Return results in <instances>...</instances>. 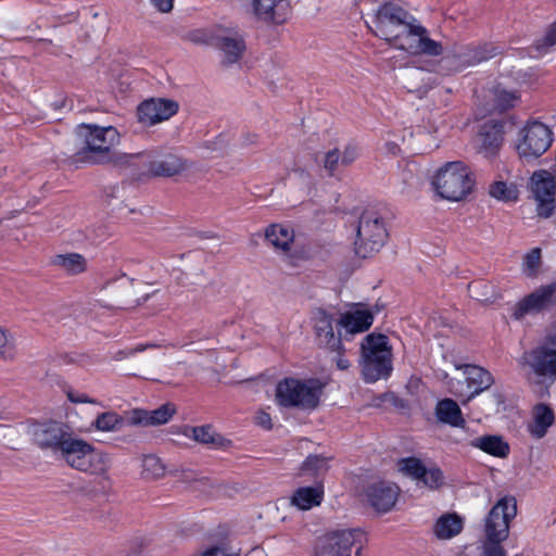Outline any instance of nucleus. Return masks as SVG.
I'll use <instances>...</instances> for the list:
<instances>
[{
    "mask_svg": "<svg viewBox=\"0 0 556 556\" xmlns=\"http://www.w3.org/2000/svg\"><path fill=\"white\" fill-rule=\"evenodd\" d=\"M403 170L412 174V173H415V172H420L421 168H420L419 164L416 161H405V165H404Z\"/></svg>",
    "mask_w": 556,
    "mask_h": 556,
    "instance_id": "52",
    "label": "nucleus"
},
{
    "mask_svg": "<svg viewBox=\"0 0 556 556\" xmlns=\"http://www.w3.org/2000/svg\"><path fill=\"white\" fill-rule=\"evenodd\" d=\"M372 33L410 54L437 56L443 53L442 43L431 39L416 17L395 2L379 7L372 22Z\"/></svg>",
    "mask_w": 556,
    "mask_h": 556,
    "instance_id": "1",
    "label": "nucleus"
},
{
    "mask_svg": "<svg viewBox=\"0 0 556 556\" xmlns=\"http://www.w3.org/2000/svg\"><path fill=\"white\" fill-rule=\"evenodd\" d=\"M457 369H463L466 380L467 390L464 391L462 383L458 381L456 386H452V392L454 395L462 400L465 405L470 402L473 397L488 390L493 383L494 378L486 369L476 365H462L456 366Z\"/></svg>",
    "mask_w": 556,
    "mask_h": 556,
    "instance_id": "11",
    "label": "nucleus"
},
{
    "mask_svg": "<svg viewBox=\"0 0 556 556\" xmlns=\"http://www.w3.org/2000/svg\"><path fill=\"white\" fill-rule=\"evenodd\" d=\"M0 357L12 361L15 357V339L7 329L0 327Z\"/></svg>",
    "mask_w": 556,
    "mask_h": 556,
    "instance_id": "40",
    "label": "nucleus"
},
{
    "mask_svg": "<svg viewBox=\"0 0 556 556\" xmlns=\"http://www.w3.org/2000/svg\"><path fill=\"white\" fill-rule=\"evenodd\" d=\"M489 194L502 202H516L519 198V190L514 184L498 180L490 186Z\"/></svg>",
    "mask_w": 556,
    "mask_h": 556,
    "instance_id": "38",
    "label": "nucleus"
},
{
    "mask_svg": "<svg viewBox=\"0 0 556 556\" xmlns=\"http://www.w3.org/2000/svg\"><path fill=\"white\" fill-rule=\"evenodd\" d=\"M66 395H67V399L74 404H84V403L96 404L97 403L96 400L89 397L87 394L75 391V390H67Z\"/></svg>",
    "mask_w": 556,
    "mask_h": 556,
    "instance_id": "48",
    "label": "nucleus"
},
{
    "mask_svg": "<svg viewBox=\"0 0 556 556\" xmlns=\"http://www.w3.org/2000/svg\"><path fill=\"white\" fill-rule=\"evenodd\" d=\"M463 520L456 514L441 516L433 527V532L439 540H450L460 533Z\"/></svg>",
    "mask_w": 556,
    "mask_h": 556,
    "instance_id": "35",
    "label": "nucleus"
},
{
    "mask_svg": "<svg viewBox=\"0 0 556 556\" xmlns=\"http://www.w3.org/2000/svg\"><path fill=\"white\" fill-rule=\"evenodd\" d=\"M533 174H543V175H546V174H549L546 169H540V170H535L533 172Z\"/></svg>",
    "mask_w": 556,
    "mask_h": 556,
    "instance_id": "56",
    "label": "nucleus"
},
{
    "mask_svg": "<svg viewBox=\"0 0 556 556\" xmlns=\"http://www.w3.org/2000/svg\"><path fill=\"white\" fill-rule=\"evenodd\" d=\"M479 153L484 157L493 156L500 150L503 142V126L500 124L484 125L479 134Z\"/></svg>",
    "mask_w": 556,
    "mask_h": 556,
    "instance_id": "29",
    "label": "nucleus"
},
{
    "mask_svg": "<svg viewBox=\"0 0 556 556\" xmlns=\"http://www.w3.org/2000/svg\"><path fill=\"white\" fill-rule=\"evenodd\" d=\"M386 148L391 154H396L400 151V147L395 142H387Z\"/></svg>",
    "mask_w": 556,
    "mask_h": 556,
    "instance_id": "53",
    "label": "nucleus"
},
{
    "mask_svg": "<svg viewBox=\"0 0 556 556\" xmlns=\"http://www.w3.org/2000/svg\"><path fill=\"white\" fill-rule=\"evenodd\" d=\"M435 417L442 424L455 428H465L466 420L459 405L452 399H443L435 405Z\"/></svg>",
    "mask_w": 556,
    "mask_h": 556,
    "instance_id": "30",
    "label": "nucleus"
},
{
    "mask_svg": "<svg viewBox=\"0 0 556 556\" xmlns=\"http://www.w3.org/2000/svg\"><path fill=\"white\" fill-rule=\"evenodd\" d=\"M553 421L554 414L552 409L546 405L540 404L535 407L534 410V425L531 429V432L535 437L542 438Z\"/></svg>",
    "mask_w": 556,
    "mask_h": 556,
    "instance_id": "39",
    "label": "nucleus"
},
{
    "mask_svg": "<svg viewBox=\"0 0 556 556\" xmlns=\"http://www.w3.org/2000/svg\"><path fill=\"white\" fill-rule=\"evenodd\" d=\"M324 497V488L321 484L315 486H302L294 491L290 498V504L301 510H308L318 506Z\"/></svg>",
    "mask_w": 556,
    "mask_h": 556,
    "instance_id": "32",
    "label": "nucleus"
},
{
    "mask_svg": "<svg viewBox=\"0 0 556 556\" xmlns=\"http://www.w3.org/2000/svg\"><path fill=\"white\" fill-rule=\"evenodd\" d=\"M30 433L35 443L40 448H50L59 452L63 450L64 442L72 437L70 428L58 421L35 424L30 427Z\"/></svg>",
    "mask_w": 556,
    "mask_h": 556,
    "instance_id": "14",
    "label": "nucleus"
},
{
    "mask_svg": "<svg viewBox=\"0 0 556 556\" xmlns=\"http://www.w3.org/2000/svg\"><path fill=\"white\" fill-rule=\"evenodd\" d=\"M400 472L410 478L419 486L438 490L444 484V475L437 466L427 467L420 459L407 457L397 462Z\"/></svg>",
    "mask_w": 556,
    "mask_h": 556,
    "instance_id": "10",
    "label": "nucleus"
},
{
    "mask_svg": "<svg viewBox=\"0 0 556 556\" xmlns=\"http://www.w3.org/2000/svg\"><path fill=\"white\" fill-rule=\"evenodd\" d=\"M342 155L338 149L328 151L324 156V168L329 172L339 170L341 165Z\"/></svg>",
    "mask_w": 556,
    "mask_h": 556,
    "instance_id": "43",
    "label": "nucleus"
},
{
    "mask_svg": "<svg viewBox=\"0 0 556 556\" xmlns=\"http://www.w3.org/2000/svg\"><path fill=\"white\" fill-rule=\"evenodd\" d=\"M540 262L541 250L539 248H534L525 256L523 266L528 276H533L535 274L540 266Z\"/></svg>",
    "mask_w": 556,
    "mask_h": 556,
    "instance_id": "41",
    "label": "nucleus"
},
{
    "mask_svg": "<svg viewBox=\"0 0 556 556\" xmlns=\"http://www.w3.org/2000/svg\"><path fill=\"white\" fill-rule=\"evenodd\" d=\"M408 75H409L410 78L417 79V78H419L420 76L424 75V72H421L419 70H414Z\"/></svg>",
    "mask_w": 556,
    "mask_h": 556,
    "instance_id": "55",
    "label": "nucleus"
},
{
    "mask_svg": "<svg viewBox=\"0 0 556 556\" xmlns=\"http://www.w3.org/2000/svg\"><path fill=\"white\" fill-rule=\"evenodd\" d=\"M153 7L162 13H168L173 10L174 0H150Z\"/></svg>",
    "mask_w": 556,
    "mask_h": 556,
    "instance_id": "49",
    "label": "nucleus"
},
{
    "mask_svg": "<svg viewBox=\"0 0 556 556\" xmlns=\"http://www.w3.org/2000/svg\"><path fill=\"white\" fill-rule=\"evenodd\" d=\"M213 45L223 53L225 66L237 63L245 50L243 37L235 29H220L213 37Z\"/></svg>",
    "mask_w": 556,
    "mask_h": 556,
    "instance_id": "17",
    "label": "nucleus"
},
{
    "mask_svg": "<svg viewBox=\"0 0 556 556\" xmlns=\"http://www.w3.org/2000/svg\"><path fill=\"white\" fill-rule=\"evenodd\" d=\"M255 15L265 22L283 23L289 11L288 0H252Z\"/></svg>",
    "mask_w": 556,
    "mask_h": 556,
    "instance_id": "26",
    "label": "nucleus"
},
{
    "mask_svg": "<svg viewBox=\"0 0 556 556\" xmlns=\"http://www.w3.org/2000/svg\"><path fill=\"white\" fill-rule=\"evenodd\" d=\"M359 154V149L356 144L354 143H350L345 147L343 153L341 154L342 155V159H341V165H349L351 163H353L357 156Z\"/></svg>",
    "mask_w": 556,
    "mask_h": 556,
    "instance_id": "47",
    "label": "nucleus"
},
{
    "mask_svg": "<svg viewBox=\"0 0 556 556\" xmlns=\"http://www.w3.org/2000/svg\"><path fill=\"white\" fill-rule=\"evenodd\" d=\"M470 444L495 457H506L509 453V445L501 435L478 437Z\"/></svg>",
    "mask_w": 556,
    "mask_h": 556,
    "instance_id": "34",
    "label": "nucleus"
},
{
    "mask_svg": "<svg viewBox=\"0 0 556 556\" xmlns=\"http://www.w3.org/2000/svg\"><path fill=\"white\" fill-rule=\"evenodd\" d=\"M150 174H179L181 172L195 170L193 164L176 154L155 156L152 153V162H149Z\"/></svg>",
    "mask_w": 556,
    "mask_h": 556,
    "instance_id": "25",
    "label": "nucleus"
},
{
    "mask_svg": "<svg viewBox=\"0 0 556 556\" xmlns=\"http://www.w3.org/2000/svg\"><path fill=\"white\" fill-rule=\"evenodd\" d=\"M78 135L84 139L85 147L74 155L76 163L108 164L113 152L111 148L119 142V132L113 126L83 124L78 127Z\"/></svg>",
    "mask_w": 556,
    "mask_h": 556,
    "instance_id": "3",
    "label": "nucleus"
},
{
    "mask_svg": "<svg viewBox=\"0 0 556 556\" xmlns=\"http://www.w3.org/2000/svg\"><path fill=\"white\" fill-rule=\"evenodd\" d=\"M181 433L186 438L211 448H224L230 444V441L217 433L210 425L199 427L184 426Z\"/></svg>",
    "mask_w": 556,
    "mask_h": 556,
    "instance_id": "27",
    "label": "nucleus"
},
{
    "mask_svg": "<svg viewBox=\"0 0 556 556\" xmlns=\"http://www.w3.org/2000/svg\"><path fill=\"white\" fill-rule=\"evenodd\" d=\"M521 369L529 368L535 376L556 379V334L548 336L539 345L518 358Z\"/></svg>",
    "mask_w": 556,
    "mask_h": 556,
    "instance_id": "8",
    "label": "nucleus"
},
{
    "mask_svg": "<svg viewBox=\"0 0 556 556\" xmlns=\"http://www.w3.org/2000/svg\"><path fill=\"white\" fill-rule=\"evenodd\" d=\"M387 239L386 224L379 213L364 211L359 216L356 229L355 253L366 258L378 252L384 245Z\"/></svg>",
    "mask_w": 556,
    "mask_h": 556,
    "instance_id": "7",
    "label": "nucleus"
},
{
    "mask_svg": "<svg viewBox=\"0 0 556 556\" xmlns=\"http://www.w3.org/2000/svg\"><path fill=\"white\" fill-rule=\"evenodd\" d=\"M357 530L346 529L332 531L324 535L315 549V556H352Z\"/></svg>",
    "mask_w": 556,
    "mask_h": 556,
    "instance_id": "12",
    "label": "nucleus"
},
{
    "mask_svg": "<svg viewBox=\"0 0 556 556\" xmlns=\"http://www.w3.org/2000/svg\"><path fill=\"white\" fill-rule=\"evenodd\" d=\"M51 264L70 276L84 274L88 269L86 257L76 252L56 254L51 258Z\"/></svg>",
    "mask_w": 556,
    "mask_h": 556,
    "instance_id": "31",
    "label": "nucleus"
},
{
    "mask_svg": "<svg viewBox=\"0 0 556 556\" xmlns=\"http://www.w3.org/2000/svg\"><path fill=\"white\" fill-rule=\"evenodd\" d=\"M314 328L319 344L331 351L341 350V337L334 332L333 319L324 309H317L313 315Z\"/></svg>",
    "mask_w": 556,
    "mask_h": 556,
    "instance_id": "23",
    "label": "nucleus"
},
{
    "mask_svg": "<svg viewBox=\"0 0 556 556\" xmlns=\"http://www.w3.org/2000/svg\"><path fill=\"white\" fill-rule=\"evenodd\" d=\"M359 365L366 382L386 379L392 371V348L387 336L367 334L361 344Z\"/></svg>",
    "mask_w": 556,
    "mask_h": 556,
    "instance_id": "4",
    "label": "nucleus"
},
{
    "mask_svg": "<svg viewBox=\"0 0 556 556\" xmlns=\"http://www.w3.org/2000/svg\"><path fill=\"white\" fill-rule=\"evenodd\" d=\"M160 345L156 343H139L135 348H129L118 353L119 358H127L134 356L136 353L144 352L148 349H155Z\"/></svg>",
    "mask_w": 556,
    "mask_h": 556,
    "instance_id": "45",
    "label": "nucleus"
},
{
    "mask_svg": "<svg viewBox=\"0 0 556 556\" xmlns=\"http://www.w3.org/2000/svg\"><path fill=\"white\" fill-rule=\"evenodd\" d=\"M330 458L320 455H309L299 469V476L318 479L329 470Z\"/></svg>",
    "mask_w": 556,
    "mask_h": 556,
    "instance_id": "36",
    "label": "nucleus"
},
{
    "mask_svg": "<svg viewBox=\"0 0 556 556\" xmlns=\"http://www.w3.org/2000/svg\"><path fill=\"white\" fill-rule=\"evenodd\" d=\"M463 172L471 173L472 168L464 161H451L439 167L434 174H459Z\"/></svg>",
    "mask_w": 556,
    "mask_h": 556,
    "instance_id": "42",
    "label": "nucleus"
},
{
    "mask_svg": "<svg viewBox=\"0 0 556 556\" xmlns=\"http://www.w3.org/2000/svg\"><path fill=\"white\" fill-rule=\"evenodd\" d=\"M517 504L511 496H504L491 508L484 518L482 556H506L502 546L509 534V523L516 517Z\"/></svg>",
    "mask_w": 556,
    "mask_h": 556,
    "instance_id": "2",
    "label": "nucleus"
},
{
    "mask_svg": "<svg viewBox=\"0 0 556 556\" xmlns=\"http://www.w3.org/2000/svg\"><path fill=\"white\" fill-rule=\"evenodd\" d=\"M556 45V21L551 25L546 35L538 42V50L549 48Z\"/></svg>",
    "mask_w": 556,
    "mask_h": 556,
    "instance_id": "46",
    "label": "nucleus"
},
{
    "mask_svg": "<svg viewBox=\"0 0 556 556\" xmlns=\"http://www.w3.org/2000/svg\"><path fill=\"white\" fill-rule=\"evenodd\" d=\"M140 477L144 481H157L166 476L167 467L162 458L155 454H142L139 457Z\"/></svg>",
    "mask_w": 556,
    "mask_h": 556,
    "instance_id": "33",
    "label": "nucleus"
},
{
    "mask_svg": "<svg viewBox=\"0 0 556 556\" xmlns=\"http://www.w3.org/2000/svg\"><path fill=\"white\" fill-rule=\"evenodd\" d=\"M68 466L91 475L103 476L111 467L109 454L96 450L83 439L71 437L60 452Z\"/></svg>",
    "mask_w": 556,
    "mask_h": 556,
    "instance_id": "6",
    "label": "nucleus"
},
{
    "mask_svg": "<svg viewBox=\"0 0 556 556\" xmlns=\"http://www.w3.org/2000/svg\"><path fill=\"white\" fill-rule=\"evenodd\" d=\"M256 422H257V425L262 426L265 429L271 428V418L267 413L262 412V413L257 414Z\"/></svg>",
    "mask_w": 556,
    "mask_h": 556,
    "instance_id": "51",
    "label": "nucleus"
},
{
    "mask_svg": "<svg viewBox=\"0 0 556 556\" xmlns=\"http://www.w3.org/2000/svg\"><path fill=\"white\" fill-rule=\"evenodd\" d=\"M125 425H127V412L124 416H119L115 412H105L100 414L92 422V427L103 432L117 431Z\"/></svg>",
    "mask_w": 556,
    "mask_h": 556,
    "instance_id": "37",
    "label": "nucleus"
},
{
    "mask_svg": "<svg viewBox=\"0 0 556 556\" xmlns=\"http://www.w3.org/2000/svg\"><path fill=\"white\" fill-rule=\"evenodd\" d=\"M556 304V281L536 289L519 301L514 309L517 319L527 314H535Z\"/></svg>",
    "mask_w": 556,
    "mask_h": 556,
    "instance_id": "16",
    "label": "nucleus"
},
{
    "mask_svg": "<svg viewBox=\"0 0 556 556\" xmlns=\"http://www.w3.org/2000/svg\"><path fill=\"white\" fill-rule=\"evenodd\" d=\"M124 189H125L124 187H122V188H119V187L113 188L112 192L108 193V197L118 198L119 193L124 192Z\"/></svg>",
    "mask_w": 556,
    "mask_h": 556,
    "instance_id": "54",
    "label": "nucleus"
},
{
    "mask_svg": "<svg viewBox=\"0 0 556 556\" xmlns=\"http://www.w3.org/2000/svg\"><path fill=\"white\" fill-rule=\"evenodd\" d=\"M520 141L517 146L519 156L523 160L536 159L542 155L552 143V131L540 123L528 124L520 132Z\"/></svg>",
    "mask_w": 556,
    "mask_h": 556,
    "instance_id": "9",
    "label": "nucleus"
},
{
    "mask_svg": "<svg viewBox=\"0 0 556 556\" xmlns=\"http://www.w3.org/2000/svg\"><path fill=\"white\" fill-rule=\"evenodd\" d=\"M176 408L173 404H164L156 409H132L127 412V426H160L168 422L175 415Z\"/></svg>",
    "mask_w": 556,
    "mask_h": 556,
    "instance_id": "21",
    "label": "nucleus"
},
{
    "mask_svg": "<svg viewBox=\"0 0 556 556\" xmlns=\"http://www.w3.org/2000/svg\"><path fill=\"white\" fill-rule=\"evenodd\" d=\"M178 103L168 99H150L138 106V118L147 125L167 121L178 111Z\"/></svg>",
    "mask_w": 556,
    "mask_h": 556,
    "instance_id": "18",
    "label": "nucleus"
},
{
    "mask_svg": "<svg viewBox=\"0 0 556 556\" xmlns=\"http://www.w3.org/2000/svg\"><path fill=\"white\" fill-rule=\"evenodd\" d=\"M399 488L390 482H377L367 490V498L370 505L378 511L390 510L399 496Z\"/></svg>",
    "mask_w": 556,
    "mask_h": 556,
    "instance_id": "24",
    "label": "nucleus"
},
{
    "mask_svg": "<svg viewBox=\"0 0 556 556\" xmlns=\"http://www.w3.org/2000/svg\"><path fill=\"white\" fill-rule=\"evenodd\" d=\"M517 100V96L514 92L497 89L495 91V102L501 111H505L514 105Z\"/></svg>",
    "mask_w": 556,
    "mask_h": 556,
    "instance_id": "44",
    "label": "nucleus"
},
{
    "mask_svg": "<svg viewBox=\"0 0 556 556\" xmlns=\"http://www.w3.org/2000/svg\"><path fill=\"white\" fill-rule=\"evenodd\" d=\"M377 309H372L365 304H354L350 311L341 315L338 325L341 326L346 333H359L368 330L374 323Z\"/></svg>",
    "mask_w": 556,
    "mask_h": 556,
    "instance_id": "20",
    "label": "nucleus"
},
{
    "mask_svg": "<svg viewBox=\"0 0 556 556\" xmlns=\"http://www.w3.org/2000/svg\"><path fill=\"white\" fill-rule=\"evenodd\" d=\"M429 184L439 198L459 201L470 193L475 182L470 176H431Z\"/></svg>",
    "mask_w": 556,
    "mask_h": 556,
    "instance_id": "15",
    "label": "nucleus"
},
{
    "mask_svg": "<svg viewBox=\"0 0 556 556\" xmlns=\"http://www.w3.org/2000/svg\"><path fill=\"white\" fill-rule=\"evenodd\" d=\"M149 162H152V152H112L108 164H113V166L119 170H141L146 167L148 168L147 164Z\"/></svg>",
    "mask_w": 556,
    "mask_h": 556,
    "instance_id": "28",
    "label": "nucleus"
},
{
    "mask_svg": "<svg viewBox=\"0 0 556 556\" xmlns=\"http://www.w3.org/2000/svg\"><path fill=\"white\" fill-rule=\"evenodd\" d=\"M323 389L318 379L290 377L277 383L275 397L282 407L313 410L319 405Z\"/></svg>",
    "mask_w": 556,
    "mask_h": 556,
    "instance_id": "5",
    "label": "nucleus"
},
{
    "mask_svg": "<svg viewBox=\"0 0 556 556\" xmlns=\"http://www.w3.org/2000/svg\"><path fill=\"white\" fill-rule=\"evenodd\" d=\"M496 55V49L490 45L466 46L459 48L451 59L456 70L479 64Z\"/></svg>",
    "mask_w": 556,
    "mask_h": 556,
    "instance_id": "22",
    "label": "nucleus"
},
{
    "mask_svg": "<svg viewBox=\"0 0 556 556\" xmlns=\"http://www.w3.org/2000/svg\"><path fill=\"white\" fill-rule=\"evenodd\" d=\"M556 176H531L530 190L536 215L549 218L556 207Z\"/></svg>",
    "mask_w": 556,
    "mask_h": 556,
    "instance_id": "13",
    "label": "nucleus"
},
{
    "mask_svg": "<svg viewBox=\"0 0 556 556\" xmlns=\"http://www.w3.org/2000/svg\"><path fill=\"white\" fill-rule=\"evenodd\" d=\"M264 240L267 247L278 255L290 256L294 240V229L287 224L273 223L264 229Z\"/></svg>",
    "mask_w": 556,
    "mask_h": 556,
    "instance_id": "19",
    "label": "nucleus"
},
{
    "mask_svg": "<svg viewBox=\"0 0 556 556\" xmlns=\"http://www.w3.org/2000/svg\"><path fill=\"white\" fill-rule=\"evenodd\" d=\"M336 352L337 354L333 357V362L336 363L338 369L348 370L351 367V362L346 357H344L342 353H340V350Z\"/></svg>",
    "mask_w": 556,
    "mask_h": 556,
    "instance_id": "50",
    "label": "nucleus"
}]
</instances>
